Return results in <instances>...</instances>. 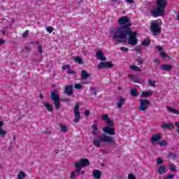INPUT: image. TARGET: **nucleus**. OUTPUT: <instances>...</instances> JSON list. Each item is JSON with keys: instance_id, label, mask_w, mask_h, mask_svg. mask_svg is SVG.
<instances>
[{"instance_id": "1", "label": "nucleus", "mask_w": 179, "mask_h": 179, "mask_svg": "<svg viewBox=\"0 0 179 179\" xmlns=\"http://www.w3.org/2000/svg\"><path fill=\"white\" fill-rule=\"evenodd\" d=\"M117 23L119 26L117 28H110L109 30V34H110L111 38L113 37H117L118 34H121V33H124V31L126 29H131V22L129 21V18L127 16H122L119 18Z\"/></svg>"}, {"instance_id": "2", "label": "nucleus", "mask_w": 179, "mask_h": 179, "mask_svg": "<svg viewBox=\"0 0 179 179\" xmlns=\"http://www.w3.org/2000/svg\"><path fill=\"white\" fill-rule=\"evenodd\" d=\"M136 36H138V34L135 31H132L130 28L129 29H124L123 32L117 35L116 37L113 36L111 38L112 40H117L118 38L125 40V38L129 36L128 44L130 45H136V44H138V38H136Z\"/></svg>"}, {"instance_id": "3", "label": "nucleus", "mask_w": 179, "mask_h": 179, "mask_svg": "<svg viewBox=\"0 0 179 179\" xmlns=\"http://www.w3.org/2000/svg\"><path fill=\"white\" fill-rule=\"evenodd\" d=\"M157 8L152 9L150 12L152 17H159V16H163L166 10V6H167L166 0H157Z\"/></svg>"}, {"instance_id": "4", "label": "nucleus", "mask_w": 179, "mask_h": 179, "mask_svg": "<svg viewBox=\"0 0 179 179\" xmlns=\"http://www.w3.org/2000/svg\"><path fill=\"white\" fill-rule=\"evenodd\" d=\"M92 143L95 148H100L101 143H109L113 146V145H115V140H114L113 136L103 134L99 136L97 138L94 139Z\"/></svg>"}, {"instance_id": "5", "label": "nucleus", "mask_w": 179, "mask_h": 179, "mask_svg": "<svg viewBox=\"0 0 179 179\" xmlns=\"http://www.w3.org/2000/svg\"><path fill=\"white\" fill-rule=\"evenodd\" d=\"M150 29L151 30V33H152L154 36H157L162 33V27L157 21H152L150 25Z\"/></svg>"}, {"instance_id": "6", "label": "nucleus", "mask_w": 179, "mask_h": 179, "mask_svg": "<svg viewBox=\"0 0 179 179\" xmlns=\"http://www.w3.org/2000/svg\"><path fill=\"white\" fill-rule=\"evenodd\" d=\"M50 99L54 103L55 108H56V110H59L61 108L59 95L57 94L55 92L52 91L50 92Z\"/></svg>"}, {"instance_id": "7", "label": "nucleus", "mask_w": 179, "mask_h": 179, "mask_svg": "<svg viewBox=\"0 0 179 179\" xmlns=\"http://www.w3.org/2000/svg\"><path fill=\"white\" fill-rule=\"evenodd\" d=\"M88 166H90V162L86 158L81 159L79 162L75 164V167H78L81 170L83 167H87Z\"/></svg>"}, {"instance_id": "8", "label": "nucleus", "mask_w": 179, "mask_h": 179, "mask_svg": "<svg viewBox=\"0 0 179 179\" xmlns=\"http://www.w3.org/2000/svg\"><path fill=\"white\" fill-rule=\"evenodd\" d=\"M149 106H150V101L148 99H140L138 110H140V111H146Z\"/></svg>"}, {"instance_id": "9", "label": "nucleus", "mask_w": 179, "mask_h": 179, "mask_svg": "<svg viewBox=\"0 0 179 179\" xmlns=\"http://www.w3.org/2000/svg\"><path fill=\"white\" fill-rule=\"evenodd\" d=\"M79 104H76L74 106V120H73V122L75 124H78V122H79V121H80V111H79Z\"/></svg>"}, {"instance_id": "10", "label": "nucleus", "mask_w": 179, "mask_h": 179, "mask_svg": "<svg viewBox=\"0 0 179 179\" xmlns=\"http://www.w3.org/2000/svg\"><path fill=\"white\" fill-rule=\"evenodd\" d=\"M99 69L114 68V64L111 62H101L98 65Z\"/></svg>"}, {"instance_id": "11", "label": "nucleus", "mask_w": 179, "mask_h": 179, "mask_svg": "<svg viewBox=\"0 0 179 179\" xmlns=\"http://www.w3.org/2000/svg\"><path fill=\"white\" fill-rule=\"evenodd\" d=\"M103 132L104 134L110 135V136H113V135H115V129L111 127L106 126L103 128Z\"/></svg>"}, {"instance_id": "12", "label": "nucleus", "mask_w": 179, "mask_h": 179, "mask_svg": "<svg viewBox=\"0 0 179 179\" xmlns=\"http://www.w3.org/2000/svg\"><path fill=\"white\" fill-rule=\"evenodd\" d=\"M150 141L152 145H156V142H159V141H162V134H154L151 137Z\"/></svg>"}, {"instance_id": "13", "label": "nucleus", "mask_w": 179, "mask_h": 179, "mask_svg": "<svg viewBox=\"0 0 179 179\" xmlns=\"http://www.w3.org/2000/svg\"><path fill=\"white\" fill-rule=\"evenodd\" d=\"M76 170L72 171L70 174V178L76 179V177H79L80 176V171L82 169L79 167H76Z\"/></svg>"}, {"instance_id": "14", "label": "nucleus", "mask_w": 179, "mask_h": 179, "mask_svg": "<svg viewBox=\"0 0 179 179\" xmlns=\"http://www.w3.org/2000/svg\"><path fill=\"white\" fill-rule=\"evenodd\" d=\"M64 93L67 94V96H71L73 94V85H66L65 87Z\"/></svg>"}, {"instance_id": "15", "label": "nucleus", "mask_w": 179, "mask_h": 179, "mask_svg": "<svg viewBox=\"0 0 179 179\" xmlns=\"http://www.w3.org/2000/svg\"><path fill=\"white\" fill-rule=\"evenodd\" d=\"M96 58L99 61H106V58L101 50H98L96 53Z\"/></svg>"}, {"instance_id": "16", "label": "nucleus", "mask_w": 179, "mask_h": 179, "mask_svg": "<svg viewBox=\"0 0 179 179\" xmlns=\"http://www.w3.org/2000/svg\"><path fill=\"white\" fill-rule=\"evenodd\" d=\"M92 176L94 179H101V171L97 169H95L92 171Z\"/></svg>"}, {"instance_id": "17", "label": "nucleus", "mask_w": 179, "mask_h": 179, "mask_svg": "<svg viewBox=\"0 0 179 179\" xmlns=\"http://www.w3.org/2000/svg\"><path fill=\"white\" fill-rule=\"evenodd\" d=\"M162 71H166V72H170L171 69H173V66L171 64H162L161 66Z\"/></svg>"}, {"instance_id": "18", "label": "nucleus", "mask_w": 179, "mask_h": 179, "mask_svg": "<svg viewBox=\"0 0 179 179\" xmlns=\"http://www.w3.org/2000/svg\"><path fill=\"white\" fill-rule=\"evenodd\" d=\"M173 127H174V124H171V123H166V124H162L161 125V128L162 129H173Z\"/></svg>"}, {"instance_id": "19", "label": "nucleus", "mask_w": 179, "mask_h": 179, "mask_svg": "<svg viewBox=\"0 0 179 179\" xmlns=\"http://www.w3.org/2000/svg\"><path fill=\"white\" fill-rule=\"evenodd\" d=\"M125 99L120 97L116 103L117 108H121L122 106H124V103H125Z\"/></svg>"}, {"instance_id": "20", "label": "nucleus", "mask_w": 179, "mask_h": 179, "mask_svg": "<svg viewBox=\"0 0 179 179\" xmlns=\"http://www.w3.org/2000/svg\"><path fill=\"white\" fill-rule=\"evenodd\" d=\"M90 77V74L87 73V71H81V79L83 80H86V79H88Z\"/></svg>"}, {"instance_id": "21", "label": "nucleus", "mask_w": 179, "mask_h": 179, "mask_svg": "<svg viewBox=\"0 0 179 179\" xmlns=\"http://www.w3.org/2000/svg\"><path fill=\"white\" fill-rule=\"evenodd\" d=\"M43 106L46 107V110H48V111H49L50 113H52V111H54V106H52V105H50L48 102H44Z\"/></svg>"}, {"instance_id": "22", "label": "nucleus", "mask_w": 179, "mask_h": 179, "mask_svg": "<svg viewBox=\"0 0 179 179\" xmlns=\"http://www.w3.org/2000/svg\"><path fill=\"white\" fill-rule=\"evenodd\" d=\"M158 174H159V176H162V174H166V166L162 165L158 168Z\"/></svg>"}, {"instance_id": "23", "label": "nucleus", "mask_w": 179, "mask_h": 179, "mask_svg": "<svg viewBox=\"0 0 179 179\" xmlns=\"http://www.w3.org/2000/svg\"><path fill=\"white\" fill-rule=\"evenodd\" d=\"M130 94L132 97H138L139 96V92H138L137 89L134 88L131 90Z\"/></svg>"}, {"instance_id": "24", "label": "nucleus", "mask_w": 179, "mask_h": 179, "mask_svg": "<svg viewBox=\"0 0 179 179\" xmlns=\"http://www.w3.org/2000/svg\"><path fill=\"white\" fill-rule=\"evenodd\" d=\"M167 110L169 111V113H172V114H177V115H179V111L176 108L168 106Z\"/></svg>"}, {"instance_id": "25", "label": "nucleus", "mask_w": 179, "mask_h": 179, "mask_svg": "<svg viewBox=\"0 0 179 179\" xmlns=\"http://www.w3.org/2000/svg\"><path fill=\"white\" fill-rule=\"evenodd\" d=\"M73 60L75 62H76L77 64H79L80 65L83 64V59H82V57L79 56L74 57Z\"/></svg>"}, {"instance_id": "26", "label": "nucleus", "mask_w": 179, "mask_h": 179, "mask_svg": "<svg viewBox=\"0 0 179 179\" xmlns=\"http://www.w3.org/2000/svg\"><path fill=\"white\" fill-rule=\"evenodd\" d=\"M24 178H26V173H24L23 171H20L18 173L17 179H24Z\"/></svg>"}, {"instance_id": "27", "label": "nucleus", "mask_w": 179, "mask_h": 179, "mask_svg": "<svg viewBox=\"0 0 179 179\" xmlns=\"http://www.w3.org/2000/svg\"><path fill=\"white\" fill-rule=\"evenodd\" d=\"M129 68L130 69H131V71H134V72H141V68H139L138 66L131 65Z\"/></svg>"}, {"instance_id": "28", "label": "nucleus", "mask_w": 179, "mask_h": 179, "mask_svg": "<svg viewBox=\"0 0 179 179\" xmlns=\"http://www.w3.org/2000/svg\"><path fill=\"white\" fill-rule=\"evenodd\" d=\"M153 94V93H152V92L148 91V92H143L141 94V97H149V96H152Z\"/></svg>"}, {"instance_id": "29", "label": "nucleus", "mask_w": 179, "mask_h": 179, "mask_svg": "<svg viewBox=\"0 0 179 179\" xmlns=\"http://www.w3.org/2000/svg\"><path fill=\"white\" fill-rule=\"evenodd\" d=\"M59 128L61 129L62 132H67L68 131V127H66V125L59 124Z\"/></svg>"}, {"instance_id": "30", "label": "nucleus", "mask_w": 179, "mask_h": 179, "mask_svg": "<svg viewBox=\"0 0 179 179\" xmlns=\"http://www.w3.org/2000/svg\"><path fill=\"white\" fill-rule=\"evenodd\" d=\"M161 57H162V59H164L165 61H167L170 57H169V55L166 53L165 52H161Z\"/></svg>"}, {"instance_id": "31", "label": "nucleus", "mask_w": 179, "mask_h": 179, "mask_svg": "<svg viewBox=\"0 0 179 179\" xmlns=\"http://www.w3.org/2000/svg\"><path fill=\"white\" fill-rule=\"evenodd\" d=\"M142 45H144L145 47H148V45H150V40L146 39L141 43Z\"/></svg>"}, {"instance_id": "32", "label": "nucleus", "mask_w": 179, "mask_h": 179, "mask_svg": "<svg viewBox=\"0 0 179 179\" xmlns=\"http://www.w3.org/2000/svg\"><path fill=\"white\" fill-rule=\"evenodd\" d=\"M158 145H159V146H167L168 143L166 140H163L162 141L158 142Z\"/></svg>"}, {"instance_id": "33", "label": "nucleus", "mask_w": 179, "mask_h": 179, "mask_svg": "<svg viewBox=\"0 0 179 179\" xmlns=\"http://www.w3.org/2000/svg\"><path fill=\"white\" fill-rule=\"evenodd\" d=\"M169 167L171 171H177V167H176L174 164H170Z\"/></svg>"}, {"instance_id": "34", "label": "nucleus", "mask_w": 179, "mask_h": 179, "mask_svg": "<svg viewBox=\"0 0 179 179\" xmlns=\"http://www.w3.org/2000/svg\"><path fill=\"white\" fill-rule=\"evenodd\" d=\"M67 74L68 75H76V71H73V70H72L71 69H69L67 70Z\"/></svg>"}, {"instance_id": "35", "label": "nucleus", "mask_w": 179, "mask_h": 179, "mask_svg": "<svg viewBox=\"0 0 179 179\" xmlns=\"http://www.w3.org/2000/svg\"><path fill=\"white\" fill-rule=\"evenodd\" d=\"M5 135H6V131H5L3 129H0V136L4 138Z\"/></svg>"}, {"instance_id": "36", "label": "nucleus", "mask_w": 179, "mask_h": 179, "mask_svg": "<svg viewBox=\"0 0 179 179\" xmlns=\"http://www.w3.org/2000/svg\"><path fill=\"white\" fill-rule=\"evenodd\" d=\"M109 119H110V117H108V115L104 114L102 115L103 121H106V122Z\"/></svg>"}, {"instance_id": "37", "label": "nucleus", "mask_w": 179, "mask_h": 179, "mask_svg": "<svg viewBox=\"0 0 179 179\" xmlns=\"http://www.w3.org/2000/svg\"><path fill=\"white\" fill-rule=\"evenodd\" d=\"M106 124H108V125H109L110 127H114V122L113 121V120H107L106 122Z\"/></svg>"}, {"instance_id": "38", "label": "nucleus", "mask_w": 179, "mask_h": 179, "mask_svg": "<svg viewBox=\"0 0 179 179\" xmlns=\"http://www.w3.org/2000/svg\"><path fill=\"white\" fill-rule=\"evenodd\" d=\"M74 87H75V89H76V90H79L82 89L83 87L80 83H76V84H75Z\"/></svg>"}, {"instance_id": "39", "label": "nucleus", "mask_w": 179, "mask_h": 179, "mask_svg": "<svg viewBox=\"0 0 179 179\" xmlns=\"http://www.w3.org/2000/svg\"><path fill=\"white\" fill-rule=\"evenodd\" d=\"M148 82L150 83V86H151L152 87H155L156 86L155 85V81H152V80H148Z\"/></svg>"}, {"instance_id": "40", "label": "nucleus", "mask_w": 179, "mask_h": 179, "mask_svg": "<svg viewBox=\"0 0 179 179\" xmlns=\"http://www.w3.org/2000/svg\"><path fill=\"white\" fill-rule=\"evenodd\" d=\"M46 30L48 33H51L52 31H54V27L49 26L46 28Z\"/></svg>"}, {"instance_id": "41", "label": "nucleus", "mask_w": 179, "mask_h": 179, "mask_svg": "<svg viewBox=\"0 0 179 179\" xmlns=\"http://www.w3.org/2000/svg\"><path fill=\"white\" fill-rule=\"evenodd\" d=\"M38 52L39 54H43V46L41 45L38 46Z\"/></svg>"}, {"instance_id": "42", "label": "nucleus", "mask_w": 179, "mask_h": 179, "mask_svg": "<svg viewBox=\"0 0 179 179\" xmlns=\"http://www.w3.org/2000/svg\"><path fill=\"white\" fill-rule=\"evenodd\" d=\"M68 68V69H71V66L69 65V64H64L63 66H62V70L63 71H66V69Z\"/></svg>"}, {"instance_id": "43", "label": "nucleus", "mask_w": 179, "mask_h": 179, "mask_svg": "<svg viewBox=\"0 0 179 179\" xmlns=\"http://www.w3.org/2000/svg\"><path fill=\"white\" fill-rule=\"evenodd\" d=\"M157 164H163V163H164V161H163L162 158H157Z\"/></svg>"}, {"instance_id": "44", "label": "nucleus", "mask_w": 179, "mask_h": 179, "mask_svg": "<svg viewBox=\"0 0 179 179\" xmlns=\"http://www.w3.org/2000/svg\"><path fill=\"white\" fill-rule=\"evenodd\" d=\"M92 128L94 131H99V128L97 127V124H93L92 125Z\"/></svg>"}, {"instance_id": "45", "label": "nucleus", "mask_w": 179, "mask_h": 179, "mask_svg": "<svg viewBox=\"0 0 179 179\" xmlns=\"http://www.w3.org/2000/svg\"><path fill=\"white\" fill-rule=\"evenodd\" d=\"M84 115H85V117H89V115H90V110H85L84 111Z\"/></svg>"}, {"instance_id": "46", "label": "nucleus", "mask_w": 179, "mask_h": 179, "mask_svg": "<svg viewBox=\"0 0 179 179\" xmlns=\"http://www.w3.org/2000/svg\"><path fill=\"white\" fill-rule=\"evenodd\" d=\"M27 36H29V30H26V31L22 34V37H24V38H26V37H27Z\"/></svg>"}, {"instance_id": "47", "label": "nucleus", "mask_w": 179, "mask_h": 179, "mask_svg": "<svg viewBox=\"0 0 179 179\" xmlns=\"http://www.w3.org/2000/svg\"><path fill=\"white\" fill-rule=\"evenodd\" d=\"M128 179H136V178L133 173H130L128 175Z\"/></svg>"}, {"instance_id": "48", "label": "nucleus", "mask_w": 179, "mask_h": 179, "mask_svg": "<svg viewBox=\"0 0 179 179\" xmlns=\"http://www.w3.org/2000/svg\"><path fill=\"white\" fill-rule=\"evenodd\" d=\"M164 179H174V176L169 174V175L166 176V177L164 178Z\"/></svg>"}, {"instance_id": "49", "label": "nucleus", "mask_w": 179, "mask_h": 179, "mask_svg": "<svg viewBox=\"0 0 179 179\" xmlns=\"http://www.w3.org/2000/svg\"><path fill=\"white\" fill-rule=\"evenodd\" d=\"M141 51H142V47H141V46H136V52H141Z\"/></svg>"}, {"instance_id": "50", "label": "nucleus", "mask_w": 179, "mask_h": 179, "mask_svg": "<svg viewBox=\"0 0 179 179\" xmlns=\"http://www.w3.org/2000/svg\"><path fill=\"white\" fill-rule=\"evenodd\" d=\"M174 125L178 129L177 132H178V134H179V122H175Z\"/></svg>"}, {"instance_id": "51", "label": "nucleus", "mask_w": 179, "mask_h": 179, "mask_svg": "<svg viewBox=\"0 0 179 179\" xmlns=\"http://www.w3.org/2000/svg\"><path fill=\"white\" fill-rule=\"evenodd\" d=\"M120 50L124 51V52H128V48L125 47H121Z\"/></svg>"}, {"instance_id": "52", "label": "nucleus", "mask_w": 179, "mask_h": 179, "mask_svg": "<svg viewBox=\"0 0 179 179\" xmlns=\"http://www.w3.org/2000/svg\"><path fill=\"white\" fill-rule=\"evenodd\" d=\"M156 50H157V51H162V50H163V46H159V45H157V46H156Z\"/></svg>"}, {"instance_id": "53", "label": "nucleus", "mask_w": 179, "mask_h": 179, "mask_svg": "<svg viewBox=\"0 0 179 179\" xmlns=\"http://www.w3.org/2000/svg\"><path fill=\"white\" fill-rule=\"evenodd\" d=\"M137 62H138V65H142V64H143V60L141 59H138Z\"/></svg>"}, {"instance_id": "54", "label": "nucleus", "mask_w": 179, "mask_h": 179, "mask_svg": "<svg viewBox=\"0 0 179 179\" xmlns=\"http://www.w3.org/2000/svg\"><path fill=\"white\" fill-rule=\"evenodd\" d=\"M169 156L170 157H173V159H176V157H177V156L174 153H171Z\"/></svg>"}, {"instance_id": "55", "label": "nucleus", "mask_w": 179, "mask_h": 179, "mask_svg": "<svg viewBox=\"0 0 179 179\" xmlns=\"http://www.w3.org/2000/svg\"><path fill=\"white\" fill-rule=\"evenodd\" d=\"M129 78H130L131 80H134V79H135V76L134 75H129Z\"/></svg>"}, {"instance_id": "56", "label": "nucleus", "mask_w": 179, "mask_h": 179, "mask_svg": "<svg viewBox=\"0 0 179 179\" xmlns=\"http://www.w3.org/2000/svg\"><path fill=\"white\" fill-rule=\"evenodd\" d=\"M127 3H134V0H125Z\"/></svg>"}, {"instance_id": "57", "label": "nucleus", "mask_w": 179, "mask_h": 179, "mask_svg": "<svg viewBox=\"0 0 179 179\" xmlns=\"http://www.w3.org/2000/svg\"><path fill=\"white\" fill-rule=\"evenodd\" d=\"M5 44V41L3 39H0V45Z\"/></svg>"}, {"instance_id": "58", "label": "nucleus", "mask_w": 179, "mask_h": 179, "mask_svg": "<svg viewBox=\"0 0 179 179\" xmlns=\"http://www.w3.org/2000/svg\"><path fill=\"white\" fill-rule=\"evenodd\" d=\"M118 43H122V41L117 39L115 41V44L117 45V44H118Z\"/></svg>"}, {"instance_id": "59", "label": "nucleus", "mask_w": 179, "mask_h": 179, "mask_svg": "<svg viewBox=\"0 0 179 179\" xmlns=\"http://www.w3.org/2000/svg\"><path fill=\"white\" fill-rule=\"evenodd\" d=\"M39 99H41V100H43V99H44V96L43 95V94H39Z\"/></svg>"}, {"instance_id": "60", "label": "nucleus", "mask_w": 179, "mask_h": 179, "mask_svg": "<svg viewBox=\"0 0 179 179\" xmlns=\"http://www.w3.org/2000/svg\"><path fill=\"white\" fill-rule=\"evenodd\" d=\"M2 127H3V122L0 121V129H2Z\"/></svg>"}, {"instance_id": "61", "label": "nucleus", "mask_w": 179, "mask_h": 179, "mask_svg": "<svg viewBox=\"0 0 179 179\" xmlns=\"http://www.w3.org/2000/svg\"><path fill=\"white\" fill-rule=\"evenodd\" d=\"M155 64H159L160 62V60L159 59H155Z\"/></svg>"}, {"instance_id": "62", "label": "nucleus", "mask_w": 179, "mask_h": 179, "mask_svg": "<svg viewBox=\"0 0 179 179\" xmlns=\"http://www.w3.org/2000/svg\"><path fill=\"white\" fill-rule=\"evenodd\" d=\"M63 101H66V103H69V99H62Z\"/></svg>"}, {"instance_id": "63", "label": "nucleus", "mask_w": 179, "mask_h": 179, "mask_svg": "<svg viewBox=\"0 0 179 179\" xmlns=\"http://www.w3.org/2000/svg\"><path fill=\"white\" fill-rule=\"evenodd\" d=\"M85 171H80V175L81 174L82 176H83V174H85Z\"/></svg>"}, {"instance_id": "64", "label": "nucleus", "mask_w": 179, "mask_h": 179, "mask_svg": "<svg viewBox=\"0 0 179 179\" xmlns=\"http://www.w3.org/2000/svg\"><path fill=\"white\" fill-rule=\"evenodd\" d=\"M92 134H93V135H97L96 131H94V130L92 131Z\"/></svg>"}]
</instances>
